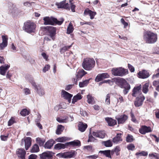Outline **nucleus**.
Segmentation results:
<instances>
[{"label": "nucleus", "instance_id": "f257e3e1", "mask_svg": "<svg viewBox=\"0 0 159 159\" xmlns=\"http://www.w3.org/2000/svg\"><path fill=\"white\" fill-rule=\"evenodd\" d=\"M143 39L146 43L152 44L156 42L157 39V34L152 32L147 31L144 32L143 35Z\"/></svg>", "mask_w": 159, "mask_h": 159}, {"label": "nucleus", "instance_id": "f03ea898", "mask_svg": "<svg viewBox=\"0 0 159 159\" xmlns=\"http://www.w3.org/2000/svg\"><path fill=\"white\" fill-rule=\"evenodd\" d=\"M95 64V61L93 59L86 58L84 60L82 63V66L85 70H91L94 67Z\"/></svg>", "mask_w": 159, "mask_h": 159}, {"label": "nucleus", "instance_id": "7ed1b4c3", "mask_svg": "<svg viewBox=\"0 0 159 159\" xmlns=\"http://www.w3.org/2000/svg\"><path fill=\"white\" fill-rule=\"evenodd\" d=\"M44 21V24L45 25H54V24H57L58 25H61L64 21V19L61 18L60 19V20H58L56 18L53 17H45L43 19Z\"/></svg>", "mask_w": 159, "mask_h": 159}, {"label": "nucleus", "instance_id": "20e7f679", "mask_svg": "<svg viewBox=\"0 0 159 159\" xmlns=\"http://www.w3.org/2000/svg\"><path fill=\"white\" fill-rule=\"evenodd\" d=\"M117 82L119 83L120 87L124 89L123 92L124 94H127L130 89V84L125 79L122 78L118 79Z\"/></svg>", "mask_w": 159, "mask_h": 159}, {"label": "nucleus", "instance_id": "39448f33", "mask_svg": "<svg viewBox=\"0 0 159 159\" xmlns=\"http://www.w3.org/2000/svg\"><path fill=\"white\" fill-rule=\"evenodd\" d=\"M111 72L112 75L115 76H123L128 74L127 69L122 67L114 68L112 69Z\"/></svg>", "mask_w": 159, "mask_h": 159}, {"label": "nucleus", "instance_id": "423d86ee", "mask_svg": "<svg viewBox=\"0 0 159 159\" xmlns=\"http://www.w3.org/2000/svg\"><path fill=\"white\" fill-rule=\"evenodd\" d=\"M36 25L34 23L31 21H27L24 23L23 30L28 33L34 32Z\"/></svg>", "mask_w": 159, "mask_h": 159}, {"label": "nucleus", "instance_id": "0eeeda50", "mask_svg": "<svg viewBox=\"0 0 159 159\" xmlns=\"http://www.w3.org/2000/svg\"><path fill=\"white\" fill-rule=\"evenodd\" d=\"M31 139L30 137H26L25 139H22L21 140V144L25 143V146L26 150H28L30 147L31 144Z\"/></svg>", "mask_w": 159, "mask_h": 159}, {"label": "nucleus", "instance_id": "6e6552de", "mask_svg": "<svg viewBox=\"0 0 159 159\" xmlns=\"http://www.w3.org/2000/svg\"><path fill=\"white\" fill-rule=\"evenodd\" d=\"M53 153L52 152L46 151L40 155L41 159H51L52 157Z\"/></svg>", "mask_w": 159, "mask_h": 159}, {"label": "nucleus", "instance_id": "1a4fd4ad", "mask_svg": "<svg viewBox=\"0 0 159 159\" xmlns=\"http://www.w3.org/2000/svg\"><path fill=\"white\" fill-rule=\"evenodd\" d=\"M61 96L64 99L67 100L69 103H70L71 102L73 95L64 90H62L61 91Z\"/></svg>", "mask_w": 159, "mask_h": 159}, {"label": "nucleus", "instance_id": "9d476101", "mask_svg": "<svg viewBox=\"0 0 159 159\" xmlns=\"http://www.w3.org/2000/svg\"><path fill=\"white\" fill-rule=\"evenodd\" d=\"M16 155L20 158V159H25L26 152L23 148H19L16 151Z\"/></svg>", "mask_w": 159, "mask_h": 159}, {"label": "nucleus", "instance_id": "9b49d317", "mask_svg": "<svg viewBox=\"0 0 159 159\" xmlns=\"http://www.w3.org/2000/svg\"><path fill=\"white\" fill-rule=\"evenodd\" d=\"M67 148L81 146V143L80 141L76 140L72 141L67 143Z\"/></svg>", "mask_w": 159, "mask_h": 159}, {"label": "nucleus", "instance_id": "f8f14e48", "mask_svg": "<svg viewBox=\"0 0 159 159\" xmlns=\"http://www.w3.org/2000/svg\"><path fill=\"white\" fill-rule=\"evenodd\" d=\"M152 131L151 128L145 125H143L139 129V131L142 134H144L146 133L151 132Z\"/></svg>", "mask_w": 159, "mask_h": 159}, {"label": "nucleus", "instance_id": "ddd939ff", "mask_svg": "<svg viewBox=\"0 0 159 159\" xmlns=\"http://www.w3.org/2000/svg\"><path fill=\"white\" fill-rule=\"evenodd\" d=\"M92 135L94 137L103 139L105 137V133L103 131L99 130L93 132Z\"/></svg>", "mask_w": 159, "mask_h": 159}, {"label": "nucleus", "instance_id": "4468645a", "mask_svg": "<svg viewBox=\"0 0 159 159\" xmlns=\"http://www.w3.org/2000/svg\"><path fill=\"white\" fill-rule=\"evenodd\" d=\"M109 77V75L107 73H103L98 74L96 76L95 81L97 82H98L103 79L107 78Z\"/></svg>", "mask_w": 159, "mask_h": 159}, {"label": "nucleus", "instance_id": "2eb2a0df", "mask_svg": "<svg viewBox=\"0 0 159 159\" xmlns=\"http://www.w3.org/2000/svg\"><path fill=\"white\" fill-rule=\"evenodd\" d=\"M116 118L119 124H123L127 120L128 116L125 114H123L119 117H116Z\"/></svg>", "mask_w": 159, "mask_h": 159}, {"label": "nucleus", "instance_id": "dca6fc26", "mask_svg": "<svg viewBox=\"0 0 159 159\" xmlns=\"http://www.w3.org/2000/svg\"><path fill=\"white\" fill-rule=\"evenodd\" d=\"M138 77L142 79H145L149 76V73L145 70H143L138 73Z\"/></svg>", "mask_w": 159, "mask_h": 159}, {"label": "nucleus", "instance_id": "f3484780", "mask_svg": "<svg viewBox=\"0 0 159 159\" xmlns=\"http://www.w3.org/2000/svg\"><path fill=\"white\" fill-rule=\"evenodd\" d=\"M66 0H64L60 3L56 4L58 8H63L66 9H69V5L68 3L66 2Z\"/></svg>", "mask_w": 159, "mask_h": 159}, {"label": "nucleus", "instance_id": "a211bd4d", "mask_svg": "<svg viewBox=\"0 0 159 159\" xmlns=\"http://www.w3.org/2000/svg\"><path fill=\"white\" fill-rule=\"evenodd\" d=\"M48 30L50 34L49 35L51 38L53 40H54L55 38L54 36L56 34V29L53 26H49Z\"/></svg>", "mask_w": 159, "mask_h": 159}, {"label": "nucleus", "instance_id": "6ab92c4d", "mask_svg": "<svg viewBox=\"0 0 159 159\" xmlns=\"http://www.w3.org/2000/svg\"><path fill=\"white\" fill-rule=\"evenodd\" d=\"M34 89L39 96H42L45 94L44 89L40 85H37L36 87L34 88Z\"/></svg>", "mask_w": 159, "mask_h": 159}, {"label": "nucleus", "instance_id": "aec40b11", "mask_svg": "<svg viewBox=\"0 0 159 159\" xmlns=\"http://www.w3.org/2000/svg\"><path fill=\"white\" fill-rule=\"evenodd\" d=\"M145 99V98L144 96L140 97L137 98L134 103L135 106L137 107H139L141 106Z\"/></svg>", "mask_w": 159, "mask_h": 159}, {"label": "nucleus", "instance_id": "412c9836", "mask_svg": "<svg viewBox=\"0 0 159 159\" xmlns=\"http://www.w3.org/2000/svg\"><path fill=\"white\" fill-rule=\"evenodd\" d=\"M141 88V85L134 87L133 90L132 96L136 97L138 96L139 94Z\"/></svg>", "mask_w": 159, "mask_h": 159}, {"label": "nucleus", "instance_id": "4be33fe9", "mask_svg": "<svg viewBox=\"0 0 159 159\" xmlns=\"http://www.w3.org/2000/svg\"><path fill=\"white\" fill-rule=\"evenodd\" d=\"M68 148L67 143L65 144L61 143H58L55 145L54 148L56 150H60L64 149L65 148Z\"/></svg>", "mask_w": 159, "mask_h": 159}, {"label": "nucleus", "instance_id": "5701e85b", "mask_svg": "<svg viewBox=\"0 0 159 159\" xmlns=\"http://www.w3.org/2000/svg\"><path fill=\"white\" fill-rule=\"evenodd\" d=\"M2 42L0 44V49L3 50L7 45V39L4 36H2Z\"/></svg>", "mask_w": 159, "mask_h": 159}, {"label": "nucleus", "instance_id": "b1692460", "mask_svg": "<svg viewBox=\"0 0 159 159\" xmlns=\"http://www.w3.org/2000/svg\"><path fill=\"white\" fill-rule=\"evenodd\" d=\"M55 143V142L54 140L50 139L45 143L44 145V148L47 149H50Z\"/></svg>", "mask_w": 159, "mask_h": 159}, {"label": "nucleus", "instance_id": "393cba45", "mask_svg": "<svg viewBox=\"0 0 159 159\" xmlns=\"http://www.w3.org/2000/svg\"><path fill=\"white\" fill-rule=\"evenodd\" d=\"M10 66L8 65L5 66H2L0 67V74L1 75H4L6 71L10 67Z\"/></svg>", "mask_w": 159, "mask_h": 159}, {"label": "nucleus", "instance_id": "a878e982", "mask_svg": "<svg viewBox=\"0 0 159 159\" xmlns=\"http://www.w3.org/2000/svg\"><path fill=\"white\" fill-rule=\"evenodd\" d=\"M105 119L110 126H113L116 124V121L111 118L106 117Z\"/></svg>", "mask_w": 159, "mask_h": 159}, {"label": "nucleus", "instance_id": "bb28decb", "mask_svg": "<svg viewBox=\"0 0 159 159\" xmlns=\"http://www.w3.org/2000/svg\"><path fill=\"white\" fill-rule=\"evenodd\" d=\"M78 129L81 132H84L87 127V125L85 123L82 122H80L79 123Z\"/></svg>", "mask_w": 159, "mask_h": 159}, {"label": "nucleus", "instance_id": "cd10ccee", "mask_svg": "<svg viewBox=\"0 0 159 159\" xmlns=\"http://www.w3.org/2000/svg\"><path fill=\"white\" fill-rule=\"evenodd\" d=\"M121 133L117 134L116 136L113 139L112 141L114 143H118L122 141Z\"/></svg>", "mask_w": 159, "mask_h": 159}, {"label": "nucleus", "instance_id": "c85d7f7f", "mask_svg": "<svg viewBox=\"0 0 159 159\" xmlns=\"http://www.w3.org/2000/svg\"><path fill=\"white\" fill-rule=\"evenodd\" d=\"M87 73L84 70L82 69L77 72L76 75L77 78L78 79H81Z\"/></svg>", "mask_w": 159, "mask_h": 159}, {"label": "nucleus", "instance_id": "c756f323", "mask_svg": "<svg viewBox=\"0 0 159 159\" xmlns=\"http://www.w3.org/2000/svg\"><path fill=\"white\" fill-rule=\"evenodd\" d=\"M87 102L89 104H93L95 102L94 100V97L92 96L89 94L87 95Z\"/></svg>", "mask_w": 159, "mask_h": 159}, {"label": "nucleus", "instance_id": "7c9ffc66", "mask_svg": "<svg viewBox=\"0 0 159 159\" xmlns=\"http://www.w3.org/2000/svg\"><path fill=\"white\" fill-rule=\"evenodd\" d=\"M82 98V96L80 94L78 93L76 95L74 96L72 99V103L74 104L78 100L81 99Z\"/></svg>", "mask_w": 159, "mask_h": 159}, {"label": "nucleus", "instance_id": "2f4dec72", "mask_svg": "<svg viewBox=\"0 0 159 159\" xmlns=\"http://www.w3.org/2000/svg\"><path fill=\"white\" fill-rule=\"evenodd\" d=\"M90 80V79H89L88 80H85L82 82H80L79 83V86L80 87L83 88L87 86L88 84L89 83V81Z\"/></svg>", "mask_w": 159, "mask_h": 159}, {"label": "nucleus", "instance_id": "473e14b6", "mask_svg": "<svg viewBox=\"0 0 159 159\" xmlns=\"http://www.w3.org/2000/svg\"><path fill=\"white\" fill-rule=\"evenodd\" d=\"M39 151L38 145L37 144H34L32 146L30 150L31 152H37Z\"/></svg>", "mask_w": 159, "mask_h": 159}, {"label": "nucleus", "instance_id": "72a5a7b5", "mask_svg": "<svg viewBox=\"0 0 159 159\" xmlns=\"http://www.w3.org/2000/svg\"><path fill=\"white\" fill-rule=\"evenodd\" d=\"M110 152V150H107L105 151H99V152L103 154L107 157L111 158Z\"/></svg>", "mask_w": 159, "mask_h": 159}, {"label": "nucleus", "instance_id": "f704fd0d", "mask_svg": "<svg viewBox=\"0 0 159 159\" xmlns=\"http://www.w3.org/2000/svg\"><path fill=\"white\" fill-rule=\"evenodd\" d=\"M68 118V117L67 116H66L64 119L58 117L57 118V120L60 123H67L69 122Z\"/></svg>", "mask_w": 159, "mask_h": 159}, {"label": "nucleus", "instance_id": "c9c22d12", "mask_svg": "<svg viewBox=\"0 0 159 159\" xmlns=\"http://www.w3.org/2000/svg\"><path fill=\"white\" fill-rule=\"evenodd\" d=\"M64 129V127L61 125H59L58 126L56 130V133L57 134H61Z\"/></svg>", "mask_w": 159, "mask_h": 159}, {"label": "nucleus", "instance_id": "e433bc0d", "mask_svg": "<svg viewBox=\"0 0 159 159\" xmlns=\"http://www.w3.org/2000/svg\"><path fill=\"white\" fill-rule=\"evenodd\" d=\"M149 83H146L143 85V87L142 91L145 93H147L148 91Z\"/></svg>", "mask_w": 159, "mask_h": 159}, {"label": "nucleus", "instance_id": "4c0bfd02", "mask_svg": "<svg viewBox=\"0 0 159 159\" xmlns=\"http://www.w3.org/2000/svg\"><path fill=\"white\" fill-rule=\"evenodd\" d=\"M148 156L151 159H159V154L158 153H150Z\"/></svg>", "mask_w": 159, "mask_h": 159}, {"label": "nucleus", "instance_id": "58836bf2", "mask_svg": "<svg viewBox=\"0 0 159 159\" xmlns=\"http://www.w3.org/2000/svg\"><path fill=\"white\" fill-rule=\"evenodd\" d=\"M74 29L72 24L70 23L68 26L67 29V34H70L72 33Z\"/></svg>", "mask_w": 159, "mask_h": 159}, {"label": "nucleus", "instance_id": "ea45409f", "mask_svg": "<svg viewBox=\"0 0 159 159\" xmlns=\"http://www.w3.org/2000/svg\"><path fill=\"white\" fill-rule=\"evenodd\" d=\"M36 141L40 146H43L45 142L44 140L39 137L36 138Z\"/></svg>", "mask_w": 159, "mask_h": 159}, {"label": "nucleus", "instance_id": "a19ab883", "mask_svg": "<svg viewBox=\"0 0 159 159\" xmlns=\"http://www.w3.org/2000/svg\"><path fill=\"white\" fill-rule=\"evenodd\" d=\"M72 44L69 46H65L61 48L60 50V52L61 54L63 53L66 52L67 50L70 49L72 46Z\"/></svg>", "mask_w": 159, "mask_h": 159}, {"label": "nucleus", "instance_id": "79ce46f5", "mask_svg": "<svg viewBox=\"0 0 159 159\" xmlns=\"http://www.w3.org/2000/svg\"><path fill=\"white\" fill-rule=\"evenodd\" d=\"M102 144L106 147H111L112 145V143L110 140L103 142Z\"/></svg>", "mask_w": 159, "mask_h": 159}, {"label": "nucleus", "instance_id": "37998d69", "mask_svg": "<svg viewBox=\"0 0 159 159\" xmlns=\"http://www.w3.org/2000/svg\"><path fill=\"white\" fill-rule=\"evenodd\" d=\"M75 151L66 152V158H70L73 157L75 155Z\"/></svg>", "mask_w": 159, "mask_h": 159}, {"label": "nucleus", "instance_id": "c03bdc74", "mask_svg": "<svg viewBox=\"0 0 159 159\" xmlns=\"http://www.w3.org/2000/svg\"><path fill=\"white\" fill-rule=\"evenodd\" d=\"M110 94H107L106 96L105 99V103L107 105H109L110 104Z\"/></svg>", "mask_w": 159, "mask_h": 159}, {"label": "nucleus", "instance_id": "a18cd8bd", "mask_svg": "<svg viewBox=\"0 0 159 159\" xmlns=\"http://www.w3.org/2000/svg\"><path fill=\"white\" fill-rule=\"evenodd\" d=\"M29 112L26 109H23L20 112L21 115L23 116H25L29 114Z\"/></svg>", "mask_w": 159, "mask_h": 159}, {"label": "nucleus", "instance_id": "49530a36", "mask_svg": "<svg viewBox=\"0 0 159 159\" xmlns=\"http://www.w3.org/2000/svg\"><path fill=\"white\" fill-rule=\"evenodd\" d=\"M126 140L127 142H132L134 140L133 136L128 134L126 138Z\"/></svg>", "mask_w": 159, "mask_h": 159}, {"label": "nucleus", "instance_id": "de8ad7c7", "mask_svg": "<svg viewBox=\"0 0 159 159\" xmlns=\"http://www.w3.org/2000/svg\"><path fill=\"white\" fill-rule=\"evenodd\" d=\"M148 153L147 152H145V151H142L140 152H137L136 154V155L137 156H146L148 155Z\"/></svg>", "mask_w": 159, "mask_h": 159}, {"label": "nucleus", "instance_id": "09e8293b", "mask_svg": "<svg viewBox=\"0 0 159 159\" xmlns=\"http://www.w3.org/2000/svg\"><path fill=\"white\" fill-rule=\"evenodd\" d=\"M28 80L29 81L30 83H31L32 86L34 88L37 85H36L35 83L34 82V80L33 79V78L31 77H30L29 79H28Z\"/></svg>", "mask_w": 159, "mask_h": 159}, {"label": "nucleus", "instance_id": "8fccbe9b", "mask_svg": "<svg viewBox=\"0 0 159 159\" xmlns=\"http://www.w3.org/2000/svg\"><path fill=\"white\" fill-rule=\"evenodd\" d=\"M57 156L59 157H62L64 158H66V153H61L57 154Z\"/></svg>", "mask_w": 159, "mask_h": 159}, {"label": "nucleus", "instance_id": "3c124183", "mask_svg": "<svg viewBox=\"0 0 159 159\" xmlns=\"http://www.w3.org/2000/svg\"><path fill=\"white\" fill-rule=\"evenodd\" d=\"M92 12V11L90 10H89V9L87 8L85 10L84 12V15H89V16L91 14V13Z\"/></svg>", "mask_w": 159, "mask_h": 159}, {"label": "nucleus", "instance_id": "603ef678", "mask_svg": "<svg viewBox=\"0 0 159 159\" xmlns=\"http://www.w3.org/2000/svg\"><path fill=\"white\" fill-rule=\"evenodd\" d=\"M97 139H95L93 136L92 135L89 136V139L88 140V142H94Z\"/></svg>", "mask_w": 159, "mask_h": 159}, {"label": "nucleus", "instance_id": "864d4df0", "mask_svg": "<svg viewBox=\"0 0 159 159\" xmlns=\"http://www.w3.org/2000/svg\"><path fill=\"white\" fill-rule=\"evenodd\" d=\"M15 121L13 117H11L8 121V126L11 125L15 123Z\"/></svg>", "mask_w": 159, "mask_h": 159}, {"label": "nucleus", "instance_id": "5fc2aeb1", "mask_svg": "<svg viewBox=\"0 0 159 159\" xmlns=\"http://www.w3.org/2000/svg\"><path fill=\"white\" fill-rule=\"evenodd\" d=\"M135 146L133 144L131 143L127 146V148L129 150H133L134 149Z\"/></svg>", "mask_w": 159, "mask_h": 159}, {"label": "nucleus", "instance_id": "6e6d98bb", "mask_svg": "<svg viewBox=\"0 0 159 159\" xmlns=\"http://www.w3.org/2000/svg\"><path fill=\"white\" fill-rule=\"evenodd\" d=\"M50 66L49 65H46L43 69V71L44 72H45L48 71L50 68Z\"/></svg>", "mask_w": 159, "mask_h": 159}, {"label": "nucleus", "instance_id": "4d7b16f0", "mask_svg": "<svg viewBox=\"0 0 159 159\" xmlns=\"http://www.w3.org/2000/svg\"><path fill=\"white\" fill-rule=\"evenodd\" d=\"M128 66L131 72H133L134 71L135 69L134 67L130 64H128Z\"/></svg>", "mask_w": 159, "mask_h": 159}, {"label": "nucleus", "instance_id": "13d9d810", "mask_svg": "<svg viewBox=\"0 0 159 159\" xmlns=\"http://www.w3.org/2000/svg\"><path fill=\"white\" fill-rule=\"evenodd\" d=\"M57 141L59 142H64L66 140L65 137L59 138L57 139Z\"/></svg>", "mask_w": 159, "mask_h": 159}, {"label": "nucleus", "instance_id": "bf43d9fd", "mask_svg": "<svg viewBox=\"0 0 159 159\" xmlns=\"http://www.w3.org/2000/svg\"><path fill=\"white\" fill-rule=\"evenodd\" d=\"M72 1L71 0H70V2L71 4V9L72 12H75V6L71 2Z\"/></svg>", "mask_w": 159, "mask_h": 159}, {"label": "nucleus", "instance_id": "052dcab7", "mask_svg": "<svg viewBox=\"0 0 159 159\" xmlns=\"http://www.w3.org/2000/svg\"><path fill=\"white\" fill-rule=\"evenodd\" d=\"M24 93L25 95H27L30 94V91L29 89L25 88L24 89Z\"/></svg>", "mask_w": 159, "mask_h": 159}, {"label": "nucleus", "instance_id": "680f3d73", "mask_svg": "<svg viewBox=\"0 0 159 159\" xmlns=\"http://www.w3.org/2000/svg\"><path fill=\"white\" fill-rule=\"evenodd\" d=\"M120 148L119 147L116 146L114 149V152L116 153V155H118L119 154L118 153L120 151Z\"/></svg>", "mask_w": 159, "mask_h": 159}, {"label": "nucleus", "instance_id": "e2e57ef3", "mask_svg": "<svg viewBox=\"0 0 159 159\" xmlns=\"http://www.w3.org/2000/svg\"><path fill=\"white\" fill-rule=\"evenodd\" d=\"M1 139L3 141H6L7 140L8 138V135H2L1 136Z\"/></svg>", "mask_w": 159, "mask_h": 159}, {"label": "nucleus", "instance_id": "0e129e2a", "mask_svg": "<svg viewBox=\"0 0 159 159\" xmlns=\"http://www.w3.org/2000/svg\"><path fill=\"white\" fill-rule=\"evenodd\" d=\"M96 14V13L95 12L93 11L92 12L90 15V18L91 19H93L94 18Z\"/></svg>", "mask_w": 159, "mask_h": 159}, {"label": "nucleus", "instance_id": "69168bd1", "mask_svg": "<svg viewBox=\"0 0 159 159\" xmlns=\"http://www.w3.org/2000/svg\"><path fill=\"white\" fill-rule=\"evenodd\" d=\"M34 3L33 2H31V3H30L28 2H25L24 3V5L26 7H29L30 6L32 5Z\"/></svg>", "mask_w": 159, "mask_h": 159}, {"label": "nucleus", "instance_id": "338daca9", "mask_svg": "<svg viewBox=\"0 0 159 159\" xmlns=\"http://www.w3.org/2000/svg\"><path fill=\"white\" fill-rule=\"evenodd\" d=\"M37 156L34 154H32L29 156L28 159H36Z\"/></svg>", "mask_w": 159, "mask_h": 159}, {"label": "nucleus", "instance_id": "774afa93", "mask_svg": "<svg viewBox=\"0 0 159 159\" xmlns=\"http://www.w3.org/2000/svg\"><path fill=\"white\" fill-rule=\"evenodd\" d=\"M157 71L158 72L157 73L153 75L152 78L153 79L159 78V69H157Z\"/></svg>", "mask_w": 159, "mask_h": 159}]
</instances>
